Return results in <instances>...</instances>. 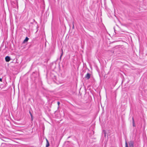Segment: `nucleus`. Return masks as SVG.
I'll use <instances>...</instances> for the list:
<instances>
[{"instance_id":"f257e3e1","label":"nucleus","mask_w":147,"mask_h":147,"mask_svg":"<svg viewBox=\"0 0 147 147\" xmlns=\"http://www.w3.org/2000/svg\"><path fill=\"white\" fill-rule=\"evenodd\" d=\"M134 142L133 141H131L129 142V147H134Z\"/></svg>"},{"instance_id":"f03ea898","label":"nucleus","mask_w":147,"mask_h":147,"mask_svg":"<svg viewBox=\"0 0 147 147\" xmlns=\"http://www.w3.org/2000/svg\"><path fill=\"white\" fill-rule=\"evenodd\" d=\"M90 77V74L89 73H88L85 76V77L87 80L89 79Z\"/></svg>"},{"instance_id":"7ed1b4c3","label":"nucleus","mask_w":147,"mask_h":147,"mask_svg":"<svg viewBox=\"0 0 147 147\" xmlns=\"http://www.w3.org/2000/svg\"><path fill=\"white\" fill-rule=\"evenodd\" d=\"M10 58L8 56H7L5 57V60L6 62H9L10 60Z\"/></svg>"},{"instance_id":"20e7f679","label":"nucleus","mask_w":147,"mask_h":147,"mask_svg":"<svg viewBox=\"0 0 147 147\" xmlns=\"http://www.w3.org/2000/svg\"><path fill=\"white\" fill-rule=\"evenodd\" d=\"M46 140H47V144H46V147H48L49 146V142L47 139H46Z\"/></svg>"},{"instance_id":"39448f33","label":"nucleus","mask_w":147,"mask_h":147,"mask_svg":"<svg viewBox=\"0 0 147 147\" xmlns=\"http://www.w3.org/2000/svg\"><path fill=\"white\" fill-rule=\"evenodd\" d=\"M29 39V38L27 37H26L25 39L24 40V42H27Z\"/></svg>"},{"instance_id":"423d86ee","label":"nucleus","mask_w":147,"mask_h":147,"mask_svg":"<svg viewBox=\"0 0 147 147\" xmlns=\"http://www.w3.org/2000/svg\"><path fill=\"white\" fill-rule=\"evenodd\" d=\"M132 119L133 125V126L134 127L135 126L134 121V120L133 117H132Z\"/></svg>"},{"instance_id":"0eeeda50","label":"nucleus","mask_w":147,"mask_h":147,"mask_svg":"<svg viewBox=\"0 0 147 147\" xmlns=\"http://www.w3.org/2000/svg\"><path fill=\"white\" fill-rule=\"evenodd\" d=\"M125 147H128L127 143L126 141V142H125Z\"/></svg>"},{"instance_id":"6e6552de","label":"nucleus","mask_w":147,"mask_h":147,"mask_svg":"<svg viewBox=\"0 0 147 147\" xmlns=\"http://www.w3.org/2000/svg\"><path fill=\"white\" fill-rule=\"evenodd\" d=\"M30 116H31V117L32 120L33 119V116H32V114H31Z\"/></svg>"},{"instance_id":"1a4fd4ad","label":"nucleus","mask_w":147,"mask_h":147,"mask_svg":"<svg viewBox=\"0 0 147 147\" xmlns=\"http://www.w3.org/2000/svg\"><path fill=\"white\" fill-rule=\"evenodd\" d=\"M72 24H73V27H72V28H73V29H74V22H73Z\"/></svg>"},{"instance_id":"9d476101","label":"nucleus","mask_w":147,"mask_h":147,"mask_svg":"<svg viewBox=\"0 0 147 147\" xmlns=\"http://www.w3.org/2000/svg\"><path fill=\"white\" fill-rule=\"evenodd\" d=\"M57 104H58V106L59 107V104H60V103L59 102H57Z\"/></svg>"},{"instance_id":"9b49d317","label":"nucleus","mask_w":147,"mask_h":147,"mask_svg":"<svg viewBox=\"0 0 147 147\" xmlns=\"http://www.w3.org/2000/svg\"><path fill=\"white\" fill-rule=\"evenodd\" d=\"M63 52H62V53L61 54V55L60 57V59L61 58V57H62V55H63Z\"/></svg>"},{"instance_id":"f8f14e48","label":"nucleus","mask_w":147,"mask_h":147,"mask_svg":"<svg viewBox=\"0 0 147 147\" xmlns=\"http://www.w3.org/2000/svg\"><path fill=\"white\" fill-rule=\"evenodd\" d=\"M2 81V78H0V82Z\"/></svg>"},{"instance_id":"ddd939ff","label":"nucleus","mask_w":147,"mask_h":147,"mask_svg":"<svg viewBox=\"0 0 147 147\" xmlns=\"http://www.w3.org/2000/svg\"><path fill=\"white\" fill-rule=\"evenodd\" d=\"M29 113H30V115H31V114H31V113L30 112V111H29Z\"/></svg>"}]
</instances>
